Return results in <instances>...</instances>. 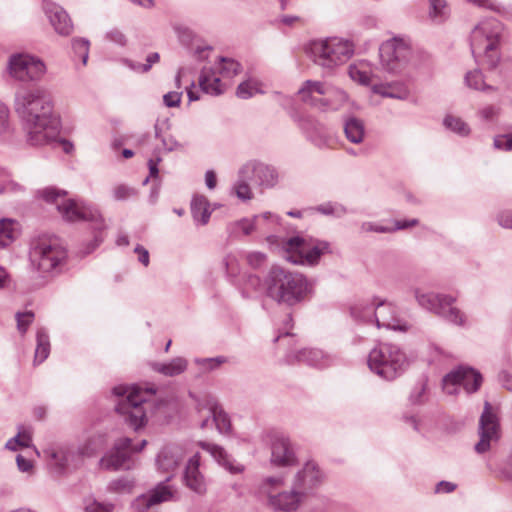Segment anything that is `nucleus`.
<instances>
[{
	"label": "nucleus",
	"mask_w": 512,
	"mask_h": 512,
	"mask_svg": "<svg viewBox=\"0 0 512 512\" xmlns=\"http://www.w3.org/2000/svg\"><path fill=\"white\" fill-rule=\"evenodd\" d=\"M14 108L23 120L27 142L43 146L58 135V119L53 115V103L43 87H21L15 92Z\"/></svg>",
	"instance_id": "1"
},
{
	"label": "nucleus",
	"mask_w": 512,
	"mask_h": 512,
	"mask_svg": "<svg viewBox=\"0 0 512 512\" xmlns=\"http://www.w3.org/2000/svg\"><path fill=\"white\" fill-rule=\"evenodd\" d=\"M313 284L301 273L273 266L266 278L267 295L287 306L304 301L311 293Z\"/></svg>",
	"instance_id": "2"
},
{
	"label": "nucleus",
	"mask_w": 512,
	"mask_h": 512,
	"mask_svg": "<svg viewBox=\"0 0 512 512\" xmlns=\"http://www.w3.org/2000/svg\"><path fill=\"white\" fill-rule=\"evenodd\" d=\"M504 28L495 18L482 20L471 32V51L483 66L497 68L501 59Z\"/></svg>",
	"instance_id": "3"
},
{
	"label": "nucleus",
	"mask_w": 512,
	"mask_h": 512,
	"mask_svg": "<svg viewBox=\"0 0 512 512\" xmlns=\"http://www.w3.org/2000/svg\"><path fill=\"white\" fill-rule=\"evenodd\" d=\"M354 49L355 45L351 40L341 37H328L310 44L313 62L329 72L345 64L353 56Z\"/></svg>",
	"instance_id": "4"
},
{
	"label": "nucleus",
	"mask_w": 512,
	"mask_h": 512,
	"mask_svg": "<svg viewBox=\"0 0 512 512\" xmlns=\"http://www.w3.org/2000/svg\"><path fill=\"white\" fill-rule=\"evenodd\" d=\"M39 194L46 202L54 204L66 221H91L96 224V228L102 227V219L98 210L91 205L66 198V191L47 187L39 191Z\"/></svg>",
	"instance_id": "5"
},
{
	"label": "nucleus",
	"mask_w": 512,
	"mask_h": 512,
	"mask_svg": "<svg viewBox=\"0 0 512 512\" xmlns=\"http://www.w3.org/2000/svg\"><path fill=\"white\" fill-rule=\"evenodd\" d=\"M370 370L386 380H393L408 365L405 353L391 343H380L368 355Z\"/></svg>",
	"instance_id": "6"
},
{
	"label": "nucleus",
	"mask_w": 512,
	"mask_h": 512,
	"mask_svg": "<svg viewBox=\"0 0 512 512\" xmlns=\"http://www.w3.org/2000/svg\"><path fill=\"white\" fill-rule=\"evenodd\" d=\"M301 101L321 109L339 110L347 102V94L324 82L307 80L298 89Z\"/></svg>",
	"instance_id": "7"
},
{
	"label": "nucleus",
	"mask_w": 512,
	"mask_h": 512,
	"mask_svg": "<svg viewBox=\"0 0 512 512\" xmlns=\"http://www.w3.org/2000/svg\"><path fill=\"white\" fill-rule=\"evenodd\" d=\"M113 392L116 396L123 397L117 403L116 411L123 416L124 421L135 431L142 428L146 424V410L143 404L147 402V392L124 386L114 387Z\"/></svg>",
	"instance_id": "8"
},
{
	"label": "nucleus",
	"mask_w": 512,
	"mask_h": 512,
	"mask_svg": "<svg viewBox=\"0 0 512 512\" xmlns=\"http://www.w3.org/2000/svg\"><path fill=\"white\" fill-rule=\"evenodd\" d=\"M285 259L293 264L316 265L320 257L330 252V244L326 241L307 240L300 236H295L283 242Z\"/></svg>",
	"instance_id": "9"
},
{
	"label": "nucleus",
	"mask_w": 512,
	"mask_h": 512,
	"mask_svg": "<svg viewBox=\"0 0 512 512\" xmlns=\"http://www.w3.org/2000/svg\"><path fill=\"white\" fill-rule=\"evenodd\" d=\"M282 486V478L268 477L261 484L260 492L274 512H296L302 500L301 492L294 486L290 492H281Z\"/></svg>",
	"instance_id": "10"
},
{
	"label": "nucleus",
	"mask_w": 512,
	"mask_h": 512,
	"mask_svg": "<svg viewBox=\"0 0 512 512\" xmlns=\"http://www.w3.org/2000/svg\"><path fill=\"white\" fill-rule=\"evenodd\" d=\"M66 257V249L55 238L41 239L31 251L33 265L43 274L59 271Z\"/></svg>",
	"instance_id": "11"
},
{
	"label": "nucleus",
	"mask_w": 512,
	"mask_h": 512,
	"mask_svg": "<svg viewBox=\"0 0 512 512\" xmlns=\"http://www.w3.org/2000/svg\"><path fill=\"white\" fill-rule=\"evenodd\" d=\"M417 303L424 309L431 311L447 321L464 325L465 315L456 307L452 306L455 299L452 296L424 292L419 288L413 290Z\"/></svg>",
	"instance_id": "12"
},
{
	"label": "nucleus",
	"mask_w": 512,
	"mask_h": 512,
	"mask_svg": "<svg viewBox=\"0 0 512 512\" xmlns=\"http://www.w3.org/2000/svg\"><path fill=\"white\" fill-rule=\"evenodd\" d=\"M382 65L390 72L398 73L409 63L412 55L411 42L396 36L383 42L379 48Z\"/></svg>",
	"instance_id": "13"
},
{
	"label": "nucleus",
	"mask_w": 512,
	"mask_h": 512,
	"mask_svg": "<svg viewBox=\"0 0 512 512\" xmlns=\"http://www.w3.org/2000/svg\"><path fill=\"white\" fill-rule=\"evenodd\" d=\"M8 71L12 78L20 82H36L45 75L46 65L36 56L14 54L9 58Z\"/></svg>",
	"instance_id": "14"
},
{
	"label": "nucleus",
	"mask_w": 512,
	"mask_h": 512,
	"mask_svg": "<svg viewBox=\"0 0 512 512\" xmlns=\"http://www.w3.org/2000/svg\"><path fill=\"white\" fill-rule=\"evenodd\" d=\"M147 444L142 440L139 446H132L130 438H121L115 442L112 451L100 460V466L106 470L130 469L133 466L132 454L141 451Z\"/></svg>",
	"instance_id": "15"
},
{
	"label": "nucleus",
	"mask_w": 512,
	"mask_h": 512,
	"mask_svg": "<svg viewBox=\"0 0 512 512\" xmlns=\"http://www.w3.org/2000/svg\"><path fill=\"white\" fill-rule=\"evenodd\" d=\"M482 383L481 374L471 367L459 366L443 378V390L447 394H456L459 387L467 393H473L479 389Z\"/></svg>",
	"instance_id": "16"
},
{
	"label": "nucleus",
	"mask_w": 512,
	"mask_h": 512,
	"mask_svg": "<svg viewBox=\"0 0 512 512\" xmlns=\"http://www.w3.org/2000/svg\"><path fill=\"white\" fill-rule=\"evenodd\" d=\"M479 441L475 444V451L479 454L487 452L491 444L500 438V424L491 404L485 402L484 410L479 420Z\"/></svg>",
	"instance_id": "17"
},
{
	"label": "nucleus",
	"mask_w": 512,
	"mask_h": 512,
	"mask_svg": "<svg viewBox=\"0 0 512 512\" xmlns=\"http://www.w3.org/2000/svg\"><path fill=\"white\" fill-rule=\"evenodd\" d=\"M489 73L484 76L480 69L468 71L464 81L467 87L484 93H492L500 90L501 84L508 81L507 76L503 74V65L500 71L487 67Z\"/></svg>",
	"instance_id": "18"
},
{
	"label": "nucleus",
	"mask_w": 512,
	"mask_h": 512,
	"mask_svg": "<svg viewBox=\"0 0 512 512\" xmlns=\"http://www.w3.org/2000/svg\"><path fill=\"white\" fill-rule=\"evenodd\" d=\"M44 455L60 471L79 468L84 461V454L81 447L61 446L58 448H47Z\"/></svg>",
	"instance_id": "19"
},
{
	"label": "nucleus",
	"mask_w": 512,
	"mask_h": 512,
	"mask_svg": "<svg viewBox=\"0 0 512 512\" xmlns=\"http://www.w3.org/2000/svg\"><path fill=\"white\" fill-rule=\"evenodd\" d=\"M374 324L378 328L401 332H406L410 328L408 322L399 317L397 307L385 301L377 303Z\"/></svg>",
	"instance_id": "20"
},
{
	"label": "nucleus",
	"mask_w": 512,
	"mask_h": 512,
	"mask_svg": "<svg viewBox=\"0 0 512 512\" xmlns=\"http://www.w3.org/2000/svg\"><path fill=\"white\" fill-rule=\"evenodd\" d=\"M166 482H160L146 494L137 497L133 504L135 509L138 512H145L152 506L174 500L176 490Z\"/></svg>",
	"instance_id": "21"
},
{
	"label": "nucleus",
	"mask_w": 512,
	"mask_h": 512,
	"mask_svg": "<svg viewBox=\"0 0 512 512\" xmlns=\"http://www.w3.org/2000/svg\"><path fill=\"white\" fill-rule=\"evenodd\" d=\"M241 178H255L256 183L264 187H272L277 183L278 174L275 168L259 162H247L239 169Z\"/></svg>",
	"instance_id": "22"
},
{
	"label": "nucleus",
	"mask_w": 512,
	"mask_h": 512,
	"mask_svg": "<svg viewBox=\"0 0 512 512\" xmlns=\"http://www.w3.org/2000/svg\"><path fill=\"white\" fill-rule=\"evenodd\" d=\"M185 456V450L181 445L170 444L165 446L158 454L156 464L159 470L168 474L169 481L177 470Z\"/></svg>",
	"instance_id": "23"
},
{
	"label": "nucleus",
	"mask_w": 512,
	"mask_h": 512,
	"mask_svg": "<svg viewBox=\"0 0 512 512\" xmlns=\"http://www.w3.org/2000/svg\"><path fill=\"white\" fill-rule=\"evenodd\" d=\"M43 10L57 34L69 36L72 33V21L68 13L62 7L54 2L44 0Z\"/></svg>",
	"instance_id": "24"
},
{
	"label": "nucleus",
	"mask_w": 512,
	"mask_h": 512,
	"mask_svg": "<svg viewBox=\"0 0 512 512\" xmlns=\"http://www.w3.org/2000/svg\"><path fill=\"white\" fill-rule=\"evenodd\" d=\"M272 220L278 221V217L272 215L270 212H265L261 215L254 216L253 219H241L239 221L231 222L227 225V233L232 238H238L241 235H249L255 229L262 226V221Z\"/></svg>",
	"instance_id": "25"
},
{
	"label": "nucleus",
	"mask_w": 512,
	"mask_h": 512,
	"mask_svg": "<svg viewBox=\"0 0 512 512\" xmlns=\"http://www.w3.org/2000/svg\"><path fill=\"white\" fill-rule=\"evenodd\" d=\"M199 446L204 451L208 452L214 460L230 474H240L244 472V465L233 459L223 447L206 441L199 442Z\"/></svg>",
	"instance_id": "26"
},
{
	"label": "nucleus",
	"mask_w": 512,
	"mask_h": 512,
	"mask_svg": "<svg viewBox=\"0 0 512 512\" xmlns=\"http://www.w3.org/2000/svg\"><path fill=\"white\" fill-rule=\"evenodd\" d=\"M200 455L196 453L189 460L185 467L184 481L186 486L197 494L206 492V481L203 474L199 470Z\"/></svg>",
	"instance_id": "27"
},
{
	"label": "nucleus",
	"mask_w": 512,
	"mask_h": 512,
	"mask_svg": "<svg viewBox=\"0 0 512 512\" xmlns=\"http://www.w3.org/2000/svg\"><path fill=\"white\" fill-rule=\"evenodd\" d=\"M300 128L307 135L308 139L316 146L322 148L329 144V134L323 124L310 116L300 119Z\"/></svg>",
	"instance_id": "28"
},
{
	"label": "nucleus",
	"mask_w": 512,
	"mask_h": 512,
	"mask_svg": "<svg viewBox=\"0 0 512 512\" xmlns=\"http://www.w3.org/2000/svg\"><path fill=\"white\" fill-rule=\"evenodd\" d=\"M321 480V472L314 462H306L304 467L296 474L293 486L295 489L301 492L303 496L304 492L308 489L316 486Z\"/></svg>",
	"instance_id": "29"
},
{
	"label": "nucleus",
	"mask_w": 512,
	"mask_h": 512,
	"mask_svg": "<svg viewBox=\"0 0 512 512\" xmlns=\"http://www.w3.org/2000/svg\"><path fill=\"white\" fill-rule=\"evenodd\" d=\"M272 462L278 466H291L296 463V456L288 438H276L272 444Z\"/></svg>",
	"instance_id": "30"
},
{
	"label": "nucleus",
	"mask_w": 512,
	"mask_h": 512,
	"mask_svg": "<svg viewBox=\"0 0 512 512\" xmlns=\"http://www.w3.org/2000/svg\"><path fill=\"white\" fill-rule=\"evenodd\" d=\"M199 85L203 92L211 95H220L229 85L225 79L210 69H203L199 78Z\"/></svg>",
	"instance_id": "31"
},
{
	"label": "nucleus",
	"mask_w": 512,
	"mask_h": 512,
	"mask_svg": "<svg viewBox=\"0 0 512 512\" xmlns=\"http://www.w3.org/2000/svg\"><path fill=\"white\" fill-rule=\"evenodd\" d=\"M294 360L319 368L325 367L330 363L329 357L325 355L323 351L307 348L301 349L296 353L290 354L288 356L289 362H293Z\"/></svg>",
	"instance_id": "32"
},
{
	"label": "nucleus",
	"mask_w": 512,
	"mask_h": 512,
	"mask_svg": "<svg viewBox=\"0 0 512 512\" xmlns=\"http://www.w3.org/2000/svg\"><path fill=\"white\" fill-rule=\"evenodd\" d=\"M188 366V361L183 357H176L168 363L156 362L152 364L154 371L167 376L174 377L182 374Z\"/></svg>",
	"instance_id": "33"
},
{
	"label": "nucleus",
	"mask_w": 512,
	"mask_h": 512,
	"mask_svg": "<svg viewBox=\"0 0 512 512\" xmlns=\"http://www.w3.org/2000/svg\"><path fill=\"white\" fill-rule=\"evenodd\" d=\"M377 303L358 302L351 307V316L355 321L374 324Z\"/></svg>",
	"instance_id": "34"
},
{
	"label": "nucleus",
	"mask_w": 512,
	"mask_h": 512,
	"mask_svg": "<svg viewBox=\"0 0 512 512\" xmlns=\"http://www.w3.org/2000/svg\"><path fill=\"white\" fill-rule=\"evenodd\" d=\"M191 213L194 220L202 225L208 223L211 215L209 202L205 196H194L191 202Z\"/></svg>",
	"instance_id": "35"
},
{
	"label": "nucleus",
	"mask_w": 512,
	"mask_h": 512,
	"mask_svg": "<svg viewBox=\"0 0 512 512\" xmlns=\"http://www.w3.org/2000/svg\"><path fill=\"white\" fill-rule=\"evenodd\" d=\"M375 92L383 97L405 100L409 97V89L403 83H390L375 87Z\"/></svg>",
	"instance_id": "36"
},
{
	"label": "nucleus",
	"mask_w": 512,
	"mask_h": 512,
	"mask_svg": "<svg viewBox=\"0 0 512 512\" xmlns=\"http://www.w3.org/2000/svg\"><path fill=\"white\" fill-rule=\"evenodd\" d=\"M344 132L346 138L355 144H359L363 141L365 128L361 120L351 117L346 120L344 124Z\"/></svg>",
	"instance_id": "37"
},
{
	"label": "nucleus",
	"mask_w": 512,
	"mask_h": 512,
	"mask_svg": "<svg viewBox=\"0 0 512 512\" xmlns=\"http://www.w3.org/2000/svg\"><path fill=\"white\" fill-rule=\"evenodd\" d=\"M36 349H35V363H42L47 359L50 353V341L49 336L45 329L40 328L36 334Z\"/></svg>",
	"instance_id": "38"
},
{
	"label": "nucleus",
	"mask_w": 512,
	"mask_h": 512,
	"mask_svg": "<svg viewBox=\"0 0 512 512\" xmlns=\"http://www.w3.org/2000/svg\"><path fill=\"white\" fill-rule=\"evenodd\" d=\"M107 444V438L104 434H96L91 436L84 444L80 447L82 449V453L86 457H92L97 452L102 450Z\"/></svg>",
	"instance_id": "39"
},
{
	"label": "nucleus",
	"mask_w": 512,
	"mask_h": 512,
	"mask_svg": "<svg viewBox=\"0 0 512 512\" xmlns=\"http://www.w3.org/2000/svg\"><path fill=\"white\" fill-rule=\"evenodd\" d=\"M209 404H210V407L208 410V417H210V416L213 417V421L220 433H222V434L228 433L231 428L229 417L222 410H218L215 403H209Z\"/></svg>",
	"instance_id": "40"
},
{
	"label": "nucleus",
	"mask_w": 512,
	"mask_h": 512,
	"mask_svg": "<svg viewBox=\"0 0 512 512\" xmlns=\"http://www.w3.org/2000/svg\"><path fill=\"white\" fill-rule=\"evenodd\" d=\"M160 60V55L157 52L150 53L146 57V63L140 64L137 62H134L130 59H123L122 62L124 65L129 67L131 70L138 72V73H147L153 64L158 63Z\"/></svg>",
	"instance_id": "41"
},
{
	"label": "nucleus",
	"mask_w": 512,
	"mask_h": 512,
	"mask_svg": "<svg viewBox=\"0 0 512 512\" xmlns=\"http://www.w3.org/2000/svg\"><path fill=\"white\" fill-rule=\"evenodd\" d=\"M443 124L447 129L460 136H468L470 134L468 124L459 117L447 115L443 120Z\"/></svg>",
	"instance_id": "42"
},
{
	"label": "nucleus",
	"mask_w": 512,
	"mask_h": 512,
	"mask_svg": "<svg viewBox=\"0 0 512 512\" xmlns=\"http://www.w3.org/2000/svg\"><path fill=\"white\" fill-rule=\"evenodd\" d=\"M240 64L233 59L222 57L219 64V75L223 79H231L240 72Z\"/></svg>",
	"instance_id": "43"
},
{
	"label": "nucleus",
	"mask_w": 512,
	"mask_h": 512,
	"mask_svg": "<svg viewBox=\"0 0 512 512\" xmlns=\"http://www.w3.org/2000/svg\"><path fill=\"white\" fill-rule=\"evenodd\" d=\"M430 17L437 21L442 22L448 16V8L445 0H429Z\"/></svg>",
	"instance_id": "44"
},
{
	"label": "nucleus",
	"mask_w": 512,
	"mask_h": 512,
	"mask_svg": "<svg viewBox=\"0 0 512 512\" xmlns=\"http://www.w3.org/2000/svg\"><path fill=\"white\" fill-rule=\"evenodd\" d=\"M13 221L10 219L0 220V248L8 246L13 241Z\"/></svg>",
	"instance_id": "45"
},
{
	"label": "nucleus",
	"mask_w": 512,
	"mask_h": 512,
	"mask_svg": "<svg viewBox=\"0 0 512 512\" xmlns=\"http://www.w3.org/2000/svg\"><path fill=\"white\" fill-rule=\"evenodd\" d=\"M315 210L324 215H333L336 217H342L347 213V209L342 204L338 203H324L318 205Z\"/></svg>",
	"instance_id": "46"
},
{
	"label": "nucleus",
	"mask_w": 512,
	"mask_h": 512,
	"mask_svg": "<svg viewBox=\"0 0 512 512\" xmlns=\"http://www.w3.org/2000/svg\"><path fill=\"white\" fill-rule=\"evenodd\" d=\"M155 136L161 140L165 152H172L182 148V145L173 136L161 134L157 124L155 125Z\"/></svg>",
	"instance_id": "47"
},
{
	"label": "nucleus",
	"mask_w": 512,
	"mask_h": 512,
	"mask_svg": "<svg viewBox=\"0 0 512 512\" xmlns=\"http://www.w3.org/2000/svg\"><path fill=\"white\" fill-rule=\"evenodd\" d=\"M259 92L258 82L254 80L244 81L237 88V96L242 99H248Z\"/></svg>",
	"instance_id": "48"
},
{
	"label": "nucleus",
	"mask_w": 512,
	"mask_h": 512,
	"mask_svg": "<svg viewBox=\"0 0 512 512\" xmlns=\"http://www.w3.org/2000/svg\"><path fill=\"white\" fill-rule=\"evenodd\" d=\"M238 177L239 179L233 187L236 196L243 201L250 200L252 198V192L247 183L250 178H241L239 174Z\"/></svg>",
	"instance_id": "49"
},
{
	"label": "nucleus",
	"mask_w": 512,
	"mask_h": 512,
	"mask_svg": "<svg viewBox=\"0 0 512 512\" xmlns=\"http://www.w3.org/2000/svg\"><path fill=\"white\" fill-rule=\"evenodd\" d=\"M72 48L75 53L82 57L83 64H86L89 53V41L86 38H74Z\"/></svg>",
	"instance_id": "50"
},
{
	"label": "nucleus",
	"mask_w": 512,
	"mask_h": 512,
	"mask_svg": "<svg viewBox=\"0 0 512 512\" xmlns=\"http://www.w3.org/2000/svg\"><path fill=\"white\" fill-rule=\"evenodd\" d=\"M17 320V329L21 334L26 333L29 325L34 320V313L32 311L25 312H17L16 313Z\"/></svg>",
	"instance_id": "51"
},
{
	"label": "nucleus",
	"mask_w": 512,
	"mask_h": 512,
	"mask_svg": "<svg viewBox=\"0 0 512 512\" xmlns=\"http://www.w3.org/2000/svg\"><path fill=\"white\" fill-rule=\"evenodd\" d=\"M136 194H137V191L135 188L124 185V184H119V185L115 186L113 189V196H114V199L117 201L127 200V199L135 196Z\"/></svg>",
	"instance_id": "52"
},
{
	"label": "nucleus",
	"mask_w": 512,
	"mask_h": 512,
	"mask_svg": "<svg viewBox=\"0 0 512 512\" xmlns=\"http://www.w3.org/2000/svg\"><path fill=\"white\" fill-rule=\"evenodd\" d=\"M227 362V358L224 356H218L215 358H203L196 359V363L204 368L206 371H211L219 367L220 365Z\"/></svg>",
	"instance_id": "53"
},
{
	"label": "nucleus",
	"mask_w": 512,
	"mask_h": 512,
	"mask_svg": "<svg viewBox=\"0 0 512 512\" xmlns=\"http://www.w3.org/2000/svg\"><path fill=\"white\" fill-rule=\"evenodd\" d=\"M10 113L8 107L0 101V137L10 131Z\"/></svg>",
	"instance_id": "54"
},
{
	"label": "nucleus",
	"mask_w": 512,
	"mask_h": 512,
	"mask_svg": "<svg viewBox=\"0 0 512 512\" xmlns=\"http://www.w3.org/2000/svg\"><path fill=\"white\" fill-rule=\"evenodd\" d=\"M493 146L495 149H498V150L511 151L512 150V133L496 136L493 141Z\"/></svg>",
	"instance_id": "55"
},
{
	"label": "nucleus",
	"mask_w": 512,
	"mask_h": 512,
	"mask_svg": "<svg viewBox=\"0 0 512 512\" xmlns=\"http://www.w3.org/2000/svg\"><path fill=\"white\" fill-rule=\"evenodd\" d=\"M500 109L494 105H486L478 110L477 115L483 121H493L499 115Z\"/></svg>",
	"instance_id": "56"
},
{
	"label": "nucleus",
	"mask_w": 512,
	"mask_h": 512,
	"mask_svg": "<svg viewBox=\"0 0 512 512\" xmlns=\"http://www.w3.org/2000/svg\"><path fill=\"white\" fill-rule=\"evenodd\" d=\"M361 232L390 233L393 229L374 222H363L360 226Z\"/></svg>",
	"instance_id": "57"
},
{
	"label": "nucleus",
	"mask_w": 512,
	"mask_h": 512,
	"mask_svg": "<svg viewBox=\"0 0 512 512\" xmlns=\"http://www.w3.org/2000/svg\"><path fill=\"white\" fill-rule=\"evenodd\" d=\"M349 75L352 80L361 84H368L370 82V76L366 71H362L357 67L351 66L349 68Z\"/></svg>",
	"instance_id": "58"
},
{
	"label": "nucleus",
	"mask_w": 512,
	"mask_h": 512,
	"mask_svg": "<svg viewBox=\"0 0 512 512\" xmlns=\"http://www.w3.org/2000/svg\"><path fill=\"white\" fill-rule=\"evenodd\" d=\"M426 393V384L424 382L418 383L414 390L411 392L410 400L413 404H420L424 401Z\"/></svg>",
	"instance_id": "59"
},
{
	"label": "nucleus",
	"mask_w": 512,
	"mask_h": 512,
	"mask_svg": "<svg viewBox=\"0 0 512 512\" xmlns=\"http://www.w3.org/2000/svg\"><path fill=\"white\" fill-rule=\"evenodd\" d=\"M182 92L171 91L163 96V102L167 107H178L181 103Z\"/></svg>",
	"instance_id": "60"
},
{
	"label": "nucleus",
	"mask_w": 512,
	"mask_h": 512,
	"mask_svg": "<svg viewBox=\"0 0 512 512\" xmlns=\"http://www.w3.org/2000/svg\"><path fill=\"white\" fill-rule=\"evenodd\" d=\"M111 510V505H106L95 500H88L85 506V512H111Z\"/></svg>",
	"instance_id": "61"
},
{
	"label": "nucleus",
	"mask_w": 512,
	"mask_h": 512,
	"mask_svg": "<svg viewBox=\"0 0 512 512\" xmlns=\"http://www.w3.org/2000/svg\"><path fill=\"white\" fill-rule=\"evenodd\" d=\"M266 255L261 252H251L247 255V262L253 268H258L265 263Z\"/></svg>",
	"instance_id": "62"
},
{
	"label": "nucleus",
	"mask_w": 512,
	"mask_h": 512,
	"mask_svg": "<svg viewBox=\"0 0 512 512\" xmlns=\"http://www.w3.org/2000/svg\"><path fill=\"white\" fill-rule=\"evenodd\" d=\"M15 437L18 439L20 446H22V447L30 446V443L32 441V433H31L30 428L22 427Z\"/></svg>",
	"instance_id": "63"
},
{
	"label": "nucleus",
	"mask_w": 512,
	"mask_h": 512,
	"mask_svg": "<svg viewBox=\"0 0 512 512\" xmlns=\"http://www.w3.org/2000/svg\"><path fill=\"white\" fill-rule=\"evenodd\" d=\"M175 31L183 44L188 45L192 41L193 33L188 27L176 26Z\"/></svg>",
	"instance_id": "64"
}]
</instances>
